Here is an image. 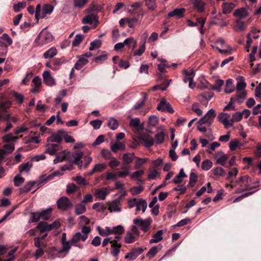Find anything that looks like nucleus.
Wrapping results in <instances>:
<instances>
[{
	"mask_svg": "<svg viewBox=\"0 0 261 261\" xmlns=\"http://www.w3.org/2000/svg\"><path fill=\"white\" fill-rule=\"evenodd\" d=\"M249 15L248 11L245 8H240L236 10L233 13V16L240 19L245 18Z\"/></svg>",
	"mask_w": 261,
	"mask_h": 261,
	"instance_id": "obj_25",
	"label": "nucleus"
},
{
	"mask_svg": "<svg viewBox=\"0 0 261 261\" xmlns=\"http://www.w3.org/2000/svg\"><path fill=\"white\" fill-rule=\"evenodd\" d=\"M216 116V114L214 109H210L207 113L198 121V124H207L210 126L214 121V118Z\"/></svg>",
	"mask_w": 261,
	"mask_h": 261,
	"instance_id": "obj_6",
	"label": "nucleus"
},
{
	"mask_svg": "<svg viewBox=\"0 0 261 261\" xmlns=\"http://www.w3.org/2000/svg\"><path fill=\"white\" fill-rule=\"evenodd\" d=\"M108 194L109 192L106 190L98 189L95 190V196L98 199L104 200Z\"/></svg>",
	"mask_w": 261,
	"mask_h": 261,
	"instance_id": "obj_35",
	"label": "nucleus"
},
{
	"mask_svg": "<svg viewBox=\"0 0 261 261\" xmlns=\"http://www.w3.org/2000/svg\"><path fill=\"white\" fill-rule=\"evenodd\" d=\"M147 207V203L145 200L143 199H138V202L136 207V211H140L142 210L144 213Z\"/></svg>",
	"mask_w": 261,
	"mask_h": 261,
	"instance_id": "obj_37",
	"label": "nucleus"
},
{
	"mask_svg": "<svg viewBox=\"0 0 261 261\" xmlns=\"http://www.w3.org/2000/svg\"><path fill=\"white\" fill-rule=\"evenodd\" d=\"M47 148L44 153H48L51 155H55L57 151L60 150V147L58 144H47Z\"/></svg>",
	"mask_w": 261,
	"mask_h": 261,
	"instance_id": "obj_20",
	"label": "nucleus"
},
{
	"mask_svg": "<svg viewBox=\"0 0 261 261\" xmlns=\"http://www.w3.org/2000/svg\"><path fill=\"white\" fill-rule=\"evenodd\" d=\"M213 166V163L208 159L203 161L201 164V168L203 170H210Z\"/></svg>",
	"mask_w": 261,
	"mask_h": 261,
	"instance_id": "obj_57",
	"label": "nucleus"
},
{
	"mask_svg": "<svg viewBox=\"0 0 261 261\" xmlns=\"http://www.w3.org/2000/svg\"><path fill=\"white\" fill-rule=\"evenodd\" d=\"M144 251L142 248H136L133 249L130 252L128 253L125 256V258L130 260L135 259L139 255L142 254Z\"/></svg>",
	"mask_w": 261,
	"mask_h": 261,
	"instance_id": "obj_16",
	"label": "nucleus"
},
{
	"mask_svg": "<svg viewBox=\"0 0 261 261\" xmlns=\"http://www.w3.org/2000/svg\"><path fill=\"white\" fill-rule=\"evenodd\" d=\"M84 24H92L95 23V27H96L98 24V17L93 13L90 14L84 17L82 20Z\"/></svg>",
	"mask_w": 261,
	"mask_h": 261,
	"instance_id": "obj_13",
	"label": "nucleus"
},
{
	"mask_svg": "<svg viewBox=\"0 0 261 261\" xmlns=\"http://www.w3.org/2000/svg\"><path fill=\"white\" fill-rule=\"evenodd\" d=\"M144 173V171L143 170H137L130 175V178L133 180H137L139 182H141V179H139Z\"/></svg>",
	"mask_w": 261,
	"mask_h": 261,
	"instance_id": "obj_45",
	"label": "nucleus"
},
{
	"mask_svg": "<svg viewBox=\"0 0 261 261\" xmlns=\"http://www.w3.org/2000/svg\"><path fill=\"white\" fill-rule=\"evenodd\" d=\"M165 140V134L161 132L157 133L155 135L154 142L157 144H160L164 141Z\"/></svg>",
	"mask_w": 261,
	"mask_h": 261,
	"instance_id": "obj_55",
	"label": "nucleus"
},
{
	"mask_svg": "<svg viewBox=\"0 0 261 261\" xmlns=\"http://www.w3.org/2000/svg\"><path fill=\"white\" fill-rule=\"evenodd\" d=\"M62 249L58 251V253L60 254L64 252H65L66 254L68 253L71 247L73 246L70 240L63 242V243H62Z\"/></svg>",
	"mask_w": 261,
	"mask_h": 261,
	"instance_id": "obj_38",
	"label": "nucleus"
},
{
	"mask_svg": "<svg viewBox=\"0 0 261 261\" xmlns=\"http://www.w3.org/2000/svg\"><path fill=\"white\" fill-rule=\"evenodd\" d=\"M212 47L216 50H218L220 53L221 54H231L232 53V49L231 47L229 46H227V49H222L219 48L218 46H215V45H212Z\"/></svg>",
	"mask_w": 261,
	"mask_h": 261,
	"instance_id": "obj_58",
	"label": "nucleus"
},
{
	"mask_svg": "<svg viewBox=\"0 0 261 261\" xmlns=\"http://www.w3.org/2000/svg\"><path fill=\"white\" fill-rule=\"evenodd\" d=\"M186 9L183 8H176L168 14L167 18L175 17L177 19L182 18L184 16Z\"/></svg>",
	"mask_w": 261,
	"mask_h": 261,
	"instance_id": "obj_14",
	"label": "nucleus"
},
{
	"mask_svg": "<svg viewBox=\"0 0 261 261\" xmlns=\"http://www.w3.org/2000/svg\"><path fill=\"white\" fill-rule=\"evenodd\" d=\"M54 9V7L50 4H45L42 8V12L40 16L41 18H43L46 17L47 14L51 13Z\"/></svg>",
	"mask_w": 261,
	"mask_h": 261,
	"instance_id": "obj_34",
	"label": "nucleus"
},
{
	"mask_svg": "<svg viewBox=\"0 0 261 261\" xmlns=\"http://www.w3.org/2000/svg\"><path fill=\"white\" fill-rule=\"evenodd\" d=\"M107 168V165L105 163L97 164L94 165V167L91 171L87 172L86 175L91 176L94 173L97 172H101Z\"/></svg>",
	"mask_w": 261,
	"mask_h": 261,
	"instance_id": "obj_19",
	"label": "nucleus"
},
{
	"mask_svg": "<svg viewBox=\"0 0 261 261\" xmlns=\"http://www.w3.org/2000/svg\"><path fill=\"white\" fill-rule=\"evenodd\" d=\"M54 37L51 34L43 30L38 35L36 41L39 45L48 43L53 40Z\"/></svg>",
	"mask_w": 261,
	"mask_h": 261,
	"instance_id": "obj_4",
	"label": "nucleus"
},
{
	"mask_svg": "<svg viewBox=\"0 0 261 261\" xmlns=\"http://www.w3.org/2000/svg\"><path fill=\"white\" fill-rule=\"evenodd\" d=\"M197 176L194 172H191L190 174V180L188 184L189 186L193 187L197 182Z\"/></svg>",
	"mask_w": 261,
	"mask_h": 261,
	"instance_id": "obj_63",
	"label": "nucleus"
},
{
	"mask_svg": "<svg viewBox=\"0 0 261 261\" xmlns=\"http://www.w3.org/2000/svg\"><path fill=\"white\" fill-rule=\"evenodd\" d=\"M135 153H125L122 156L123 161V165H127L130 164L135 159Z\"/></svg>",
	"mask_w": 261,
	"mask_h": 261,
	"instance_id": "obj_36",
	"label": "nucleus"
},
{
	"mask_svg": "<svg viewBox=\"0 0 261 261\" xmlns=\"http://www.w3.org/2000/svg\"><path fill=\"white\" fill-rule=\"evenodd\" d=\"M108 125L112 130H116L118 127V121L113 117H111L108 121Z\"/></svg>",
	"mask_w": 261,
	"mask_h": 261,
	"instance_id": "obj_48",
	"label": "nucleus"
},
{
	"mask_svg": "<svg viewBox=\"0 0 261 261\" xmlns=\"http://www.w3.org/2000/svg\"><path fill=\"white\" fill-rule=\"evenodd\" d=\"M157 109L162 112H168L171 114L173 113L174 110L170 103L163 99L161 100L160 103L157 107Z\"/></svg>",
	"mask_w": 261,
	"mask_h": 261,
	"instance_id": "obj_12",
	"label": "nucleus"
},
{
	"mask_svg": "<svg viewBox=\"0 0 261 261\" xmlns=\"http://www.w3.org/2000/svg\"><path fill=\"white\" fill-rule=\"evenodd\" d=\"M108 210L111 212H119L121 211L120 202L116 199L109 203Z\"/></svg>",
	"mask_w": 261,
	"mask_h": 261,
	"instance_id": "obj_22",
	"label": "nucleus"
},
{
	"mask_svg": "<svg viewBox=\"0 0 261 261\" xmlns=\"http://www.w3.org/2000/svg\"><path fill=\"white\" fill-rule=\"evenodd\" d=\"M44 83L48 86H53L56 85V81L51 76L50 71H44L42 74Z\"/></svg>",
	"mask_w": 261,
	"mask_h": 261,
	"instance_id": "obj_15",
	"label": "nucleus"
},
{
	"mask_svg": "<svg viewBox=\"0 0 261 261\" xmlns=\"http://www.w3.org/2000/svg\"><path fill=\"white\" fill-rule=\"evenodd\" d=\"M140 235V232L136 226L132 227L130 231H127L124 237V241L126 243L130 244L134 242Z\"/></svg>",
	"mask_w": 261,
	"mask_h": 261,
	"instance_id": "obj_5",
	"label": "nucleus"
},
{
	"mask_svg": "<svg viewBox=\"0 0 261 261\" xmlns=\"http://www.w3.org/2000/svg\"><path fill=\"white\" fill-rule=\"evenodd\" d=\"M58 208L63 211L67 210L68 208L71 207L73 204L69 199L65 196L61 197L57 201Z\"/></svg>",
	"mask_w": 261,
	"mask_h": 261,
	"instance_id": "obj_7",
	"label": "nucleus"
},
{
	"mask_svg": "<svg viewBox=\"0 0 261 261\" xmlns=\"http://www.w3.org/2000/svg\"><path fill=\"white\" fill-rule=\"evenodd\" d=\"M86 211V205L85 204L81 203L78 204L75 208V214L80 215L84 214Z\"/></svg>",
	"mask_w": 261,
	"mask_h": 261,
	"instance_id": "obj_46",
	"label": "nucleus"
},
{
	"mask_svg": "<svg viewBox=\"0 0 261 261\" xmlns=\"http://www.w3.org/2000/svg\"><path fill=\"white\" fill-rule=\"evenodd\" d=\"M237 84L236 86V89L237 91L244 90L246 86V84L245 82L243 76H240L237 79Z\"/></svg>",
	"mask_w": 261,
	"mask_h": 261,
	"instance_id": "obj_42",
	"label": "nucleus"
},
{
	"mask_svg": "<svg viewBox=\"0 0 261 261\" xmlns=\"http://www.w3.org/2000/svg\"><path fill=\"white\" fill-rule=\"evenodd\" d=\"M124 45H128L134 49L137 45V41L133 37H129L125 39L123 42Z\"/></svg>",
	"mask_w": 261,
	"mask_h": 261,
	"instance_id": "obj_53",
	"label": "nucleus"
},
{
	"mask_svg": "<svg viewBox=\"0 0 261 261\" xmlns=\"http://www.w3.org/2000/svg\"><path fill=\"white\" fill-rule=\"evenodd\" d=\"M159 123V118L155 115L150 116L148 118V124L152 126H155Z\"/></svg>",
	"mask_w": 261,
	"mask_h": 261,
	"instance_id": "obj_62",
	"label": "nucleus"
},
{
	"mask_svg": "<svg viewBox=\"0 0 261 261\" xmlns=\"http://www.w3.org/2000/svg\"><path fill=\"white\" fill-rule=\"evenodd\" d=\"M12 42V40L6 33H4L0 37V55L6 54L8 47L11 45Z\"/></svg>",
	"mask_w": 261,
	"mask_h": 261,
	"instance_id": "obj_3",
	"label": "nucleus"
},
{
	"mask_svg": "<svg viewBox=\"0 0 261 261\" xmlns=\"http://www.w3.org/2000/svg\"><path fill=\"white\" fill-rule=\"evenodd\" d=\"M130 119L129 126L135 128H138L140 124V120L139 118H132L130 116L128 117Z\"/></svg>",
	"mask_w": 261,
	"mask_h": 261,
	"instance_id": "obj_56",
	"label": "nucleus"
},
{
	"mask_svg": "<svg viewBox=\"0 0 261 261\" xmlns=\"http://www.w3.org/2000/svg\"><path fill=\"white\" fill-rule=\"evenodd\" d=\"M185 76L183 80L185 83H189V88L193 89L195 87V84L193 82V78L195 76V72L193 70L190 71L184 70Z\"/></svg>",
	"mask_w": 261,
	"mask_h": 261,
	"instance_id": "obj_9",
	"label": "nucleus"
},
{
	"mask_svg": "<svg viewBox=\"0 0 261 261\" xmlns=\"http://www.w3.org/2000/svg\"><path fill=\"white\" fill-rule=\"evenodd\" d=\"M92 55V53L90 52L82 55L75 64L74 68L76 70L81 69L88 63L89 61L87 58L91 57Z\"/></svg>",
	"mask_w": 261,
	"mask_h": 261,
	"instance_id": "obj_8",
	"label": "nucleus"
},
{
	"mask_svg": "<svg viewBox=\"0 0 261 261\" xmlns=\"http://www.w3.org/2000/svg\"><path fill=\"white\" fill-rule=\"evenodd\" d=\"M48 223L44 221L39 222L37 225L36 229L40 232H48Z\"/></svg>",
	"mask_w": 261,
	"mask_h": 261,
	"instance_id": "obj_41",
	"label": "nucleus"
},
{
	"mask_svg": "<svg viewBox=\"0 0 261 261\" xmlns=\"http://www.w3.org/2000/svg\"><path fill=\"white\" fill-rule=\"evenodd\" d=\"M52 210V208L49 207L39 212L41 219L44 220H47L49 219L51 217Z\"/></svg>",
	"mask_w": 261,
	"mask_h": 261,
	"instance_id": "obj_39",
	"label": "nucleus"
},
{
	"mask_svg": "<svg viewBox=\"0 0 261 261\" xmlns=\"http://www.w3.org/2000/svg\"><path fill=\"white\" fill-rule=\"evenodd\" d=\"M193 8L198 13H203L206 8V3L202 0H191Z\"/></svg>",
	"mask_w": 261,
	"mask_h": 261,
	"instance_id": "obj_11",
	"label": "nucleus"
},
{
	"mask_svg": "<svg viewBox=\"0 0 261 261\" xmlns=\"http://www.w3.org/2000/svg\"><path fill=\"white\" fill-rule=\"evenodd\" d=\"M152 222V220L150 218L143 219L141 217H138L133 220V223L135 224V226L140 227L141 229L144 232L149 230Z\"/></svg>",
	"mask_w": 261,
	"mask_h": 261,
	"instance_id": "obj_2",
	"label": "nucleus"
},
{
	"mask_svg": "<svg viewBox=\"0 0 261 261\" xmlns=\"http://www.w3.org/2000/svg\"><path fill=\"white\" fill-rule=\"evenodd\" d=\"M163 230H158L156 233L153 234L152 238L149 240V243L151 244L160 242L163 239Z\"/></svg>",
	"mask_w": 261,
	"mask_h": 261,
	"instance_id": "obj_26",
	"label": "nucleus"
},
{
	"mask_svg": "<svg viewBox=\"0 0 261 261\" xmlns=\"http://www.w3.org/2000/svg\"><path fill=\"white\" fill-rule=\"evenodd\" d=\"M186 177L187 175L185 174L184 169L182 168L180 170L178 174L173 179L172 182L175 184H179L182 182L183 179Z\"/></svg>",
	"mask_w": 261,
	"mask_h": 261,
	"instance_id": "obj_32",
	"label": "nucleus"
},
{
	"mask_svg": "<svg viewBox=\"0 0 261 261\" xmlns=\"http://www.w3.org/2000/svg\"><path fill=\"white\" fill-rule=\"evenodd\" d=\"M241 143L238 139L231 140L229 143V148L231 150H235L238 147H240Z\"/></svg>",
	"mask_w": 261,
	"mask_h": 261,
	"instance_id": "obj_59",
	"label": "nucleus"
},
{
	"mask_svg": "<svg viewBox=\"0 0 261 261\" xmlns=\"http://www.w3.org/2000/svg\"><path fill=\"white\" fill-rule=\"evenodd\" d=\"M32 167L33 164L31 162H28L25 163L21 164L19 166V171L20 173L22 172L28 173Z\"/></svg>",
	"mask_w": 261,
	"mask_h": 261,
	"instance_id": "obj_33",
	"label": "nucleus"
},
{
	"mask_svg": "<svg viewBox=\"0 0 261 261\" xmlns=\"http://www.w3.org/2000/svg\"><path fill=\"white\" fill-rule=\"evenodd\" d=\"M80 240H82L83 242L85 241V240H83V237L82 236V234L80 232L75 233L72 235L70 239V241L73 245L77 244Z\"/></svg>",
	"mask_w": 261,
	"mask_h": 261,
	"instance_id": "obj_43",
	"label": "nucleus"
},
{
	"mask_svg": "<svg viewBox=\"0 0 261 261\" xmlns=\"http://www.w3.org/2000/svg\"><path fill=\"white\" fill-rule=\"evenodd\" d=\"M83 155V152L80 151L75 152L72 154L73 163L77 165L80 169L83 168V161L81 159Z\"/></svg>",
	"mask_w": 261,
	"mask_h": 261,
	"instance_id": "obj_18",
	"label": "nucleus"
},
{
	"mask_svg": "<svg viewBox=\"0 0 261 261\" xmlns=\"http://www.w3.org/2000/svg\"><path fill=\"white\" fill-rule=\"evenodd\" d=\"M145 5L151 11H154L157 7L156 0H144Z\"/></svg>",
	"mask_w": 261,
	"mask_h": 261,
	"instance_id": "obj_50",
	"label": "nucleus"
},
{
	"mask_svg": "<svg viewBox=\"0 0 261 261\" xmlns=\"http://www.w3.org/2000/svg\"><path fill=\"white\" fill-rule=\"evenodd\" d=\"M234 187L236 193H240L246 191H257L259 186L258 180H254L248 175H244L234 181L231 185Z\"/></svg>",
	"mask_w": 261,
	"mask_h": 261,
	"instance_id": "obj_1",
	"label": "nucleus"
},
{
	"mask_svg": "<svg viewBox=\"0 0 261 261\" xmlns=\"http://www.w3.org/2000/svg\"><path fill=\"white\" fill-rule=\"evenodd\" d=\"M111 150L114 152H117L119 150H124L125 144L123 142H116L111 144Z\"/></svg>",
	"mask_w": 261,
	"mask_h": 261,
	"instance_id": "obj_29",
	"label": "nucleus"
},
{
	"mask_svg": "<svg viewBox=\"0 0 261 261\" xmlns=\"http://www.w3.org/2000/svg\"><path fill=\"white\" fill-rule=\"evenodd\" d=\"M91 231V228L89 226H84L82 229H81V234L82 236L83 237V240H85V241L87 239L88 237V234L90 233Z\"/></svg>",
	"mask_w": 261,
	"mask_h": 261,
	"instance_id": "obj_51",
	"label": "nucleus"
},
{
	"mask_svg": "<svg viewBox=\"0 0 261 261\" xmlns=\"http://www.w3.org/2000/svg\"><path fill=\"white\" fill-rule=\"evenodd\" d=\"M227 156L224 153L220 151L218 152L216 155V159L217 164L224 166L227 160Z\"/></svg>",
	"mask_w": 261,
	"mask_h": 261,
	"instance_id": "obj_27",
	"label": "nucleus"
},
{
	"mask_svg": "<svg viewBox=\"0 0 261 261\" xmlns=\"http://www.w3.org/2000/svg\"><path fill=\"white\" fill-rule=\"evenodd\" d=\"M136 161L135 163V169H137L141 167L147 162L146 158H140L139 157H135Z\"/></svg>",
	"mask_w": 261,
	"mask_h": 261,
	"instance_id": "obj_49",
	"label": "nucleus"
},
{
	"mask_svg": "<svg viewBox=\"0 0 261 261\" xmlns=\"http://www.w3.org/2000/svg\"><path fill=\"white\" fill-rule=\"evenodd\" d=\"M140 140L144 143V145L146 148L152 146L154 143V139L149 135H144L141 136Z\"/></svg>",
	"mask_w": 261,
	"mask_h": 261,
	"instance_id": "obj_17",
	"label": "nucleus"
},
{
	"mask_svg": "<svg viewBox=\"0 0 261 261\" xmlns=\"http://www.w3.org/2000/svg\"><path fill=\"white\" fill-rule=\"evenodd\" d=\"M242 113L241 112H236L232 115V118L231 119L232 126L233 125L234 122H239L242 119Z\"/></svg>",
	"mask_w": 261,
	"mask_h": 261,
	"instance_id": "obj_61",
	"label": "nucleus"
},
{
	"mask_svg": "<svg viewBox=\"0 0 261 261\" xmlns=\"http://www.w3.org/2000/svg\"><path fill=\"white\" fill-rule=\"evenodd\" d=\"M234 90V87L233 85L232 81L228 79L226 82L225 87L224 89V92L226 93H230L232 92Z\"/></svg>",
	"mask_w": 261,
	"mask_h": 261,
	"instance_id": "obj_47",
	"label": "nucleus"
},
{
	"mask_svg": "<svg viewBox=\"0 0 261 261\" xmlns=\"http://www.w3.org/2000/svg\"><path fill=\"white\" fill-rule=\"evenodd\" d=\"M89 0H73V7L76 9H83Z\"/></svg>",
	"mask_w": 261,
	"mask_h": 261,
	"instance_id": "obj_40",
	"label": "nucleus"
},
{
	"mask_svg": "<svg viewBox=\"0 0 261 261\" xmlns=\"http://www.w3.org/2000/svg\"><path fill=\"white\" fill-rule=\"evenodd\" d=\"M35 185V182L34 181H29L27 182L23 187L19 189V194H22L29 192L31 191Z\"/></svg>",
	"mask_w": 261,
	"mask_h": 261,
	"instance_id": "obj_31",
	"label": "nucleus"
},
{
	"mask_svg": "<svg viewBox=\"0 0 261 261\" xmlns=\"http://www.w3.org/2000/svg\"><path fill=\"white\" fill-rule=\"evenodd\" d=\"M111 247V254L117 258L120 251L121 244L118 243H113Z\"/></svg>",
	"mask_w": 261,
	"mask_h": 261,
	"instance_id": "obj_30",
	"label": "nucleus"
},
{
	"mask_svg": "<svg viewBox=\"0 0 261 261\" xmlns=\"http://www.w3.org/2000/svg\"><path fill=\"white\" fill-rule=\"evenodd\" d=\"M62 130H60L58 134H54L50 137L47 138V142L49 143L56 142V144H58L59 145V143L62 140Z\"/></svg>",
	"mask_w": 261,
	"mask_h": 261,
	"instance_id": "obj_23",
	"label": "nucleus"
},
{
	"mask_svg": "<svg viewBox=\"0 0 261 261\" xmlns=\"http://www.w3.org/2000/svg\"><path fill=\"white\" fill-rule=\"evenodd\" d=\"M223 84L224 81L222 80L218 79L216 81L215 84L211 87V88L217 92H220L221 91V87Z\"/></svg>",
	"mask_w": 261,
	"mask_h": 261,
	"instance_id": "obj_52",
	"label": "nucleus"
},
{
	"mask_svg": "<svg viewBox=\"0 0 261 261\" xmlns=\"http://www.w3.org/2000/svg\"><path fill=\"white\" fill-rule=\"evenodd\" d=\"M145 48L146 47L145 45H144V42H140L139 49L134 52L133 55L134 56H141L145 51Z\"/></svg>",
	"mask_w": 261,
	"mask_h": 261,
	"instance_id": "obj_54",
	"label": "nucleus"
},
{
	"mask_svg": "<svg viewBox=\"0 0 261 261\" xmlns=\"http://www.w3.org/2000/svg\"><path fill=\"white\" fill-rule=\"evenodd\" d=\"M32 88L31 92L36 93L38 91V89L40 88L42 85L41 78L38 76H35L32 80Z\"/></svg>",
	"mask_w": 261,
	"mask_h": 261,
	"instance_id": "obj_21",
	"label": "nucleus"
},
{
	"mask_svg": "<svg viewBox=\"0 0 261 261\" xmlns=\"http://www.w3.org/2000/svg\"><path fill=\"white\" fill-rule=\"evenodd\" d=\"M84 37L82 35L77 34L75 35V38L72 42V46L74 47L78 46L79 45L83 40Z\"/></svg>",
	"mask_w": 261,
	"mask_h": 261,
	"instance_id": "obj_60",
	"label": "nucleus"
},
{
	"mask_svg": "<svg viewBox=\"0 0 261 261\" xmlns=\"http://www.w3.org/2000/svg\"><path fill=\"white\" fill-rule=\"evenodd\" d=\"M159 249L157 246H153L151 248L147 253V256H149L150 258L153 257L156 253L159 252Z\"/></svg>",
	"mask_w": 261,
	"mask_h": 261,
	"instance_id": "obj_64",
	"label": "nucleus"
},
{
	"mask_svg": "<svg viewBox=\"0 0 261 261\" xmlns=\"http://www.w3.org/2000/svg\"><path fill=\"white\" fill-rule=\"evenodd\" d=\"M236 5L233 3L224 2L222 5V13L224 14H229L235 8Z\"/></svg>",
	"mask_w": 261,
	"mask_h": 261,
	"instance_id": "obj_24",
	"label": "nucleus"
},
{
	"mask_svg": "<svg viewBox=\"0 0 261 261\" xmlns=\"http://www.w3.org/2000/svg\"><path fill=\"white\" fill-rule=\"evenodd\" d=\"M57 54V49L55 47H51L44 53L43 57L45 59L52 58Z\"/></svg>",
	"mask_w": 261,
	"mask_h": 261,
	"instance_id": "obj_44",
	"label": "nucleus"
},
{
	"mask_svg": "<svg viewBox=\"0 0 261 261\" xmlns=\"http://www.w3.org/2000/svg\"><path fill=\"white\" fill-rule=\"evenodd\" d=\"M230 116L226 113H221L218 116V119L224 126L225 128L232 126L231 120L230 119Z\"/></svg>",
	"mask_w": 261,
	"mask_h": 261,
	"instance_id": "obj_10",
	"label": "nucleus"
},
{
	"mask_svg": "<svg viewBox=\"0 0 261 261\" xmlns=\"http://www.w3.org/2000/svg\"><path fill=\"white\" fill-rule=\"evenodd\" d=\"M212 96L213 94L203 93L198 96V100L202 105L206 106Z\"/></svg>",
	"mask_w": 261,
	"mask_h": 261,
	"instance_id": "obj_28",
	"label": "nucleus"
}]
</instances>
